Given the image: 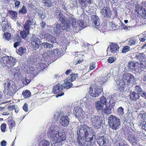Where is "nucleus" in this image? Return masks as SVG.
<instances>
[{"label": "nucleus", "instance_id": "412c9836", "mask_svg": "<svg viewBox=\"0 0 146 146\" xmlns=\"http://www.w3.org/2000/svg\"><path fill=\"white\" fill-rule=\"evenodd\" d=\"M1 25L2 27V30L4 32L5 31H9L11 28V26L7 21H2Z\"/></svg>", "mask_w": 146, "mask_h": 146}, {"label": "nucleus", "instance_id": "423d86ee", "mask_svg": "<svg viewBox=\"0 0 146 146\" xmlns=\"http://www.w3.org/2000/svg\"><path fill=\"white\" fill-rule=\"evenodd\" d=\"M135 13L138 17L142 18H146V11L143 6L137 5L135 6Z\"/></svg>", "mask_w": 146, "mask_h": 146}, {"label": "nucleus", "instance_id": "4be33fe9", "mask_svg": "<svg viewBox=\"0 0 146 146\" xmlns=\"http://www.w3.org/2000/svg\"><path fill=\"white\" fill-rule=\"evenodd\" d=\"M78 1L83 9H85L87 6L88 3L91 4L93 3L92 0H78Z\"/></svg>", "mask_w": 146, "mask_h": 146}, {"label": "nucleus", "instance_id": "a211bd4d", "mask_svg": "<svg viewBox=\"0 0 146 146\" xmlns=\"http://www.w3.org/2000/svg\"><path fill=\"white\" fill-rule=\"evenodd\" d=\"M91 120L92 124L94 128L98 129L101 126L102 121L100 120L99 117L94 116L93 118H92Z\"/></svg>", "mask_w": 146, "mask_h": 146}, {"label": "nucleus", "instance_id": "9b49d317", "mask_svg": "<svg viewBox=\"0 0 146 146\" xmlns=\"http://www.w3.org/2000/svg\"><path fill=\"white\" fill-rule=\"evenodd\" d=\"M133 58L140 62V65L143 66V67L144 66L143 64H146V56L144 53H137L135 54V57Z\"/></svg>", "mask_w": 146, "mask_h": 146}, {"label": "nucleus", "instance_id": "f257e3e1", "mask_svg": "<svg viewBox=\"0 0 146 146\" xmlns=\"http://www.w3.org/2000/svg\"><path fill=\"white\" fill-rule=\"evenodd\" d=\"M92 129L88 125H82L78 127L77 141L80 145L92 146L94 144Z\"/></svg>", "mask_w": 146, "mask_h": 146}, {"label": "nucleus", "instance_id": "7c9ffc66", "mask_svg": "<svg viewBox=\"0 0 146 146\" xmlns=\"http://www.w3.org/2000/svg\"><path fill=\"white\" fill-rule=\"evenodd\" d=\"M138 40L136 38L132 37L130 38L128 44L130 46L138 44Z\"/></svg>", "mask_w": 146, "mask_h": 146}, {"label": "nucleus", "instance_id": "0eeeda50", "mask_svg": "<svg viewBox=\"0 0 146 146\" xmlns=\"http://www.w3.org/2000/svg\"><path fill=\"white\" fill-rule=\"evenodd\" d=\"M58 128L57 126L54 125H52L49 127L48 135L50 138L53 139L54 141L55 139V137L58 135L59 132L57 129Z\"/></svg>", "mask_w": 146, "mask_h": 146}, {"label": "nucleus", "instance_id": "de8ad7c7", "mask_svg": "<svg viewBox=\"0 0 146 146\" xmlns=\"http://www.w3.org/2000/svg\"><path fill=\"white\" fill-rule=\"evenodd\" d=\"M117 114L119 115H123L124 113L123 108L122 107H120L117 110Z\"/></svg>", "mask_w": 146, "mask_h": 146}, {"label": "nucleus", "instance_id": "49530a36", "mask_svg": "<svg viewBox=\"0 0 146 146\" xmlns=\"http://www.w3.org/2000/svg\"><path fill=\"white\" fill-rule=\"evenodd\" d=\"M42 45L46 48H52L53 47V45L52 44H50L47 42H43L42 43Z\"/></svg>", "mask_w": 146, "mask_h": 146}, {"label": "nucleus", "instance_id": "1a4fd4ad", "mask_svg": "<svg viewBox=\"0 0 146 146\" xmlns=\"http://www.w3.org/2000/svg\"><path fill=\"white\" fill-rule=\"evenodd\" d=\"M64 52V50L61 48H57L48 51L47 54L49 56L57 58L62 56Z\"/></svg>", "mask_w": 146, "mask_h": 146}, {"label": "nucleus", "instance_id": "69168bd1", "mask_svg": "<svg viewBox=\"0 0 146 146\" xmlns=\"http://www.w3.org/2000/svg\"><path fill=\"white\" fill-rule=\"evenodd\" d=\"M20 2L19 1H16L15 3V7L17 8H18L20 7Z\"/></svg>", "mask_w": 146, "mask_h": 146}, {"label": "nucleus", "instance_id": "052dcab7", "mask_svg": "<svg viewBox=\"0 0 146 146\" xmlns=\"http://www.w3.org/2000/svg\"><path fill=\"white\" fill-rule=\"evenodd\" d=\"M23 109L26 112H27L28 111V104L25 103L24 104L23 107Z\"/></svg>", "mask_w": 146, "mask_h": 146}, {"label": "nucleus", "instance_id": "a19ab883", "mask_svg": "<svg viewBox=\"0 0 146 146\" xmlns=\"http://www.w3.org/2000/svg\"><path fill=\"white\" fill-rule=\"evenodd\" d=\"M78 75L77 73H72L70 75V76L68 77H69L70 80L72 82L75 80L76 77H78Z\"/></svg>", "mask_w": 146, "mask_h": 146}, {"label": "nucleus", "instance_id": "37998d69", "mask_svg": "<svg viewBox=\"0 0 146 146\" xmlns=\"http://www.w3.org/2000/svg\"><path fill=\"white\" fill-rule=\"evenodd\" d=\"M11 74L12 75L15 76L19 73V70H17L16 68H13L10 71Z\"/></svg>", "mask_w": 146, "mask_h": 146}, {"label": "nucleus", "instance_id": "6e6552de", "mask_svg": "<svg viewBox=\"0 0 146 146\" xmlns=\"http://www.w3.org/2000/svg\"><path fill=\"white\" fill-rule=\"evenodd\" d=\"M73 113L78 119H83L85 117V113L82 108L79 106L75 107Z\"/></svg>", "mask_w": 146, "mask_h": 146}, {"label": "nucleus", "instance_id": "9d476101", "mask_svg": "<svg viewBox=\"0 0 146 146\" xmlns=\"http://www.w3.org/2000/svg\"><path fill=\"white\" fill-rule=\"evenodd\" d=\"M63 86L62 84L60 85L59 84H58L53 86L52 89V92L54 94H58L56 95V97L63 96L64 94V92H62L63 89Z\"/></svg>", "mask_w": 146, "mask_h": 146}, {"label": "nucleus", "instance_id": "13d9d810", "mask_svg": "<svg viewBox=\"0 0 146 146\" xmlns=\"http://www.w3.org/2000/svg\"><path fill=\"white\" fill-rule=\"evenodd\" d=\"M6 125V124L5 123H3L1 125V128L2 132H5V131Z\"/></svg>", "mask_w": 146, "mask_h": 146}, {"label": "nucleus", "instance_id": "c9c22d12", "mask_svg": "<svg viewBox=\"0 0 146 146\" xmlns=\"http://www.w3.org/2000/svg\"><path fill=\"white\" fill-rule=\"evenodd\" d=\"M103 104L99 101H97L96 104V109L100 111L103 109Z\"/></svg>", "mask_w": 146, "mask_h": 146}, {"label": "nucleus", "instance_id": "0e129e2a", "mask_svg": "<svg viewBox=\"0 0 146 146\" xmlns=\"http://www.w3.org/2000/svg\"><path fill=\"white\" fill-rule=\"evenodd\" d=\"M15 105H13L11 106H9L8 107V109L9 111H11L15 109Z\"/></svg>", "mask_w": 146, "mask_h": 146}, {"label": "nucleus", "instance_id": "f03ea898", "mask_svg": "<svg viewBox=\"0 0 146 146\" xmlns=\"http://www.w3.org/2000/svg\"><path fill=\"white\" fill-rule=\"evenodd\" d=\"M59 12L57 17L59 21L63 25L65 30L67 31L69 30L71 25L74 27H77L76 22L75 19H74L72 17L68 18L63 14L60 10L59 11Z\"/></svg>", "mask_w": 146, "mask_h": 146}, {"label": "nucleus", "instance_id": "e2e57ef3", "mask_svg": "<svg viewBox=\"0 0 146 146\" xmlns=\"http://www.w3.org/2000/svg\"><path fill=\"white\" fill-rule=\"evenodd\" d=\"M15 42L14 44V46L15 48H17L18 46L20 45L21 42L15 41Z\"/></svg>", "mask_w": 146, "mask_h": 146}, {"label": "nucleus", "instance_id": "bb28decb", "mask_svg": "<svg viewBox=\"0 0 146 146\" xmlns=\"http://www.w3.org/2000/svg\"><path fill=\"white\" fill-rule=\"evenodd\" d=\"M126 84L122 81H120V82L117 85V90L119 91V92L123 91L124 90V88L125 87Z\"/></svg>", "mask_w": 146, "mask_h": 146}, {"label": "nucleus", "instance_id": "6ab92c4d", "mask_svg": "<svg viewBox=\"0 0 146 146\" xmlns=\"http://www.w3.org/2000/svg\"><path fill=\"white\" fill-rule=\"evenodd\" d=\"M33 25V19L29 18V19L27 20L23 26V29L26 31H30L31 27Z\"/></svg>", "mask_w": 146, "mask_h": 146}, {"label": "nucleus", "instance_id": "aec40b11", "mask_svg": "<svg viewBox=\"0 0 146 146\" xmlns=\"http://www.w3.org/2000/svg\"><path fill=\"white\" fill-rule=\"evenodd\" d=\"M60 122L63 127L67 126L69 123V119L68 116L64 115L62 116L60 120Z\"/></svg>", "mask_w": 146, "mask_h": 146}, {"label": "nucleus", "instance_id": "8fccbe9b", "mask_svg": "<svg viewBox=\"0 0 146 146\" xmlns=\"http://www.w3.org/2000/svg\"><path fill=\"white\" fill-rule=\"evenodd\" d=\"M116 60V57L115 56H110L108 58V62L110 63L113 62Z\"/></svg>", "mask_w": 146, "mask_h": 146}, {"label": "nucleus", "instance_id": "a18cd8bd", "mask_svg": "<svg viewBox=\"0 0 146 146\" xmlns=\"http://www.w3.org/2000/svg\"><path fill=\"white\" fill-rule=\"evenodd\" d=\"M27 11L26 7L23 5L22 8L19 11V13L20 14H24L27 13Z\"/></svg>", "mask_w": 146, "mask_h": 146}, {"label": "nucleus", "instance_id": "603ef678", "mask_svg": "<svg viewBox=\"0 0 146 146\" xmlns=\"http://www.w3.org/2000/svg\"><path fill=\"white\" fill-rule=\"evenodd\" d=\"M22 39L18 34H17L15 35L14 38V41H20L21 42Z\"/></svg>", "mask_w": 146, "mask_h": 146}, {"label": "nucleus", "instance_id": "338daca9", "mask_svg": "<svg viewBox=\"0 0 146 146\" xmlns=\"http://www.w3.org/2000/svg\"><path fill=\"white\" fill-rule=\"evenodd\" d=\"M40 27L42 29H44L45 27L46 23L45 22L42 21V23L40 24Z\"/></svg>", "mask_w": 146, "mask_h": 146}, {"label": "nucleus", "instance_id": "5701e85b", "mask_svg": "<svg viewBox=\"0 0 146 146\" xmlns=\"http://www.w3.org/2000/svg\"><path fill=\"white\" fill-rule=\"evenodd\" d=\"M70 80L69 77H68L64 80V83L62 84L64 88L68 89L72 86V84L71 83L72 82Z\"/></svg>", "mask_w": 146, "mask_h": 146}, {"label": "nucleus", "instance_id": "79ce46f5", "mask_svg": "<svg viewBox=\"0 0 146 146\" xmlns=\"http://www.w3.org/2000/svg\"><path fill=\"white\" fill-rule=\"evenodd\" d=\"M135 92L137 94H140L143 92L142 89L141 88L140 86L137 85L135 87Z\"/></svg>", "mask_w": 146, "mask_h": 146}, {"label": "nucleus", "instance_id": "3c124183", "mask_svg": "<svg viewBox=\"0 0 146 146\" xmlns=\"http://www.w3.org/2000/svg\"><path fill=\"white\" fill-rule=\"evenodd\" d=\"M130 48L128 46H125L123 47L122 51L123 53H125L130 50Z\"/></svg>", "mask_w": 146, "mask_h": 146}, {"label": "nucleus", "instance_id": "f3484780", "mask_svg": "<svg viewBox=\"0 0 146 146\" xmlns=\"http://www.w3.org/2000/svg\"><path fill=\"white\" fill-rule=\"evenodd\" d=\"M66 135L62 131L58 132V135L55 137L54 141L57 143H61L66 139Z\"/></svg>", "mask_w": 146, "mask_h": 146}, {"label": "nucleus", "instance_id": "774afa93", "mask_svg": "<svg viewBox=\"0 0 146 146\" xmlns=\"http://www.w3.org/2000/svg\"><path fill=\"white\" fill-rule=\"evenodd\" d=\"M132 145L133 146H139V144L137 143V140H136V141L133 142Z\"/></svg>", "mask_w": 146, "mask_h": 146}, {"label": "nucleus", "instance_id": "4c0bfd02", "mask_svg": "<svg viewBox=\"0 0 146 146\" xmlns=\"http://www.w3.org/2000/svg\"><path fill=\"white\" fill-rule=\"evenodd\" d=\"M42 2L47 7H50L53 6V3L51 2V0H42Z\"/></svg>", "mask_w": 146, "mask_h": 146}, {"label": "nucleus", "instance_id": "473e14b6", "mask_svg": "<svg viewBox=\"0 0 146 146\" xmlns=\"http://www.w3.org/2000/svg\"><path fill=\"white\" fill-rule=\"evenodd\" d=\"M22 95L25 98H29L31 96V92L29 90H26L23 92Z\"/></svg>", "mask_w": 146, "mask_h": 146}, {"label": "nucleus", "instance_id": "dca6fc26", "mask_svg": "<svg viewBox=\"0 0 146 146\" xmlns=\"http://www.w3.org/2000/svg\"><path fill=\"white\" fill-rule=\"evenodd\" d=\"M41 41L38 38L33 36L31 38V44L35 50L39 48L41 44Z\"/></svg>", "mask_w": 146, "mask_h": 146}, {"label": "nucleus", "instance_id": "09e8293b", "mask_svg": "<svg viewBox=\"0 0 146 146\" xmlns=\"http://www.w3.org/2000/svg\"><path fill=\"white\" fill-rule=\"evenodd\" d=\"M50 143L49 141L45 140L43 141L40 146H49Z\"/></svg>", "mask_w": 146, "mask_h": 146}, {"label": "nucleus", "instance_id": "bf43d9fd", "mask_svg": "<svg viewBox=\"0 0 146 146\" xmlns=\"http://www.w3.org/2000/svg\"><path fill=\"white\" fill-rule=\"evenodd\" d=\"M31 81L30 79H28L26 78L24 79L23 82V84L27 85Z\"/></svg>", "mask_w": 146, "mask_h": 146}, {"label": "nucleus", "instance_id": "680f3d73", "mask_svg": "<svg viewBox=\"0 0 146 146\" xmlns=\"http://www.w3.org/2000/svg\"><path fill=\"white\" fill-rule=\"evenodd\" d=\"M96 66L95 65V64L93 63H90V70H93L95 68Z\"/></svg>", "mask_w": 146, "mask_h": 146}, {"label": "nucleus", "instance_id": "ea45409f", "mask_svg": "<svg viewBox=\"0 0 146 146\" xmlns=\"http://www.w3.org/2000/svg\"><path fill=\"white\" fill-rule=\"evenodd\" d=\"M26 52V48L25 47H21L18 50V54L21 56L22 54L25 53Z\"/></svg>", "mask_w": 146, "mask_h": 146}, {"label": "nucleus", "instance_id": "cd10ccee", "mask_svg": "<svg viewBox=\"0 0 146 146\" xmlns=\"http://www.w3.org/2000/svg\"><path fill=\"white\" fill-rule=\"evenodd\" d=\"M8 13L10 17L12 19H17L18 14L16 11L12 10H9L8 11Z\"/></svg>", "mask_w": 146, "mask_h": 146}, {"label": "nucleus", "instance_id": "b1692460", "mask_svg": "<svg viewBox=\"0 0 146 146\" xmlns=\"http://www.w3.org/2000/svg\"><path fill=\"white\" fill-rule=\"evenodd\" d=\"M129 96L130 100L133 101H136L140 97L139 94L135 92H130Z\"/></svg>", "mask_w": 146, "mask_h": 146}, {"label": "nucleus", "instance_id": "2f4dec72", "mask_svg": "<svg viewBox=\"0 0 146 146\" xmlns=\"http://www.w3.org/2000/svg\"><path fill=\"white\" fill-rule=\"evenodd\" d=\"M9 129H12L15 126V121L13 119H10L7 120V122Z\"/></svg>", "mask_w": 146, "mask_h": 146}, {"label": "nucleus", "instance_id": "2eb2a0df", "mask_svg": "<svg viewBox=\"0 0 146 146\" xmlns=\"http://www.w3.org/2000/svg\"><path fill=\"white\" fill-rule=\"evenodd\" d=\"M134 77L133 76L128 73H125L122 76V80L123 82L127 85L129 84Z\"/></svg>", "mask_w": 146, "mask_h": 146}, {"label": "nucleus", "instance_id": "f704fd0d", "mask_svg": "<svg viewBox=\"0 0 146 146\" xmlns=\"http://www.w3.org/2000/svg\"><path fill=\"white\" fill-rule=\"evenodd\" d=\"M17 89L16 86L14 84H12L8 89V92H10V93L13 94V93L15 94L16 92Z\"/></svg>", "mask_w": 146, "mask_h": 146}, {"label": "nucleus", "instance_id": "393cba45", "mask_svg": "<svg viewBox=\"0 0 146 146\" xmlns=\"http://www.w3.org/2000/svg\"><path fill=\"white\" fill-rule=\"evenodd\" d=\"M107 140V139L104 136H99L97 139V143L100 146L106 143Z\"/></svg>", "mask_w": 146, "mask_h": 146}, {"label": "nucleus", "instance_id": "4468645a", "mask_svg": "<svg viewBox=\"0 0 146 146\" xmlns=\"http://www.w3.org/2000/svg\"><path fill=\"white\" fill-rule=\"evenodd\" d=\"M127 67L129 69L136 70V69H139V68H143V66L140 65L138 62H134L132 60L129 62L128 63Z\"/></svg>", "mask_w": 146, "mask_h": 146}, {"label": "nucleus", "instance_id": "ddd939ff", "mask_svg": "<svg viewBox=\"0 0 146 146\" xmlns=\"http://www.w3.org/2000/svg\"><path fill=\"white\" fill-rule=\"evenodd\" d=\"M100 13L102 17L104 18H110L112 15L111 9L108 6L103 7L101 10Z\"/></svg>", "mask_w": 146, "mask_h": 146}, {"label": "nucleus", "instance_id": "39448f33", "mask_svg": "<svg viewBox=\"0 0 146 146\" xmlns=\"http://www.w3.org/2000/svg\"><path fill=\"white\" fill-rule=\"evenodd\" d=\"M102 88L96 85H92L89 88V92L92 96L96 98L98 97L103 91Z\"/></svg>", "mask_w": 146, "mask_h": 146}, {"label": "nucleus", "instance_id": "c85d7f7f", "mask_svg": "<svg viewBox=\"0 0 146 146\" xmlns=\"http://www.w3.org/2000/svg\"><path fill=\"white\" fill-rule=\"evenodd\" d=\"M106 106V107L102 111L105 114L108 115H109L111 113V110L113 108V106L111 104L109 105V106Z\"/></svg>", "mask_w": 146, "mask_h": 146}, {"label": "nucleus", "instance_id": "e433bc0d", "mask_svg": "<svg viewBox=\"0 0 146 146\" xmlns=\"http://www.w3.org/2000/svg\"><path fill=\"white\" fill-rule=\"evenodd\" d=\"M138 124L142 129L146 130V122L145 121L139 120L138 122Z\"/></svg>", "mask_w": 146, "mask_h": 146}, {"label": "nucleus", "instance_id": "20e7f679", "mask_svg": "<svg viewBox=\"0 0 146 146\" xmlns=\"http://www.w3.org/2000/svg\"><path fill=\"white\" fill-rule=\"evenodd\" d=\"M108 121L110 128L113 130H116L119 128L120 121L118 117L114 115H111L108 117Z\"/></svg>", "mask_w": 146, "mask_h": 146}, {"label": "nucleus", "instance_id": "6e6d98bb", "mask_svg": "<svg viewBox=\"0 0 146 146\" xmlns=\"http://www.w3.org/2000/svg\"><path fill=\"white\" fill-rule=\"evenodd\" d=\"M4 86L5 87V89H7L8 90L10 87L11 84L9 82L7 81L6 82H5L4 84Z\"/></svg>", "mask_w": 146, "mask_h": 146}, {"label": "nucleus", "instance_id": "4d7b16f0", "mask_svg": "<svg viewBox=\"0 0 146 146\" xmlns=\"http://www.w3.org/2000/svg\"><path fill=\"white\" fill-rule=\"evenodd\" d=\"M49 37L50 38V42L52 43H54L56 42V38L55 37L51 35H49Z\"/></svg>", "mask_w": 146, "mask_h": 146}, {"label": "nucleus", "instance_id": "c756f323", "mask_svg": "<svg viewBox=\"0 0 146 146\" xmlns=\"http://www.w3.org/2000/svg\"><path fill=\"white\" fill-rule=\"evenodd\" d=\"M29 34V31H26L25 29H23V31H20V34L22 38L25 39Z\"/></svg>", "mask_w": 146, "mask_h": 146}, {"label": "nucleus", "instance_id": "864d4df0", "mask_svg": "<svg viewBox=\"0 0 146 146\" xmlns=\"http://www.w3.org/2000/svg\"><path fill=\"white\" fill-rule=\"evenodd\" d=\"M100 101L99 102H101L103 105L106 104L107 103V100L106 98L104 96H102L100 98Z\"/></svg>", "mask_w": 146, "mask_h": 146}, {"label": "nucleus", "instance_id": "5fc2aeb1", "mask_svg": "<svg viewBox=\"0 0 146 146\" xmlns=\"http://www.w3.org/2000/svg\"><path fill=\"white\" fill-rule=\"evenodd\" d=\"M128 139L129 141L132 143L137 140L135 137L132 136H129L128 138Z\"/></svg>", "mask_w": 146, "mask_h": 146}, {"label": "nucleus", "instance_id": "7ed1b4c3", "mask_svg": "<svg viewBox=\"0 0 146 146\" xmlns=\"http://www.w3.org/2000/svg\"><path fill=\"white\" fill-rule=\"evenodd\" d=\"M16 60L12 57L6 55L0 58V63L3 66L8 68L13 67L17 62Z\"/></svg>", "mask_w": 146, "mask_h": 146}, {"label": "nucleus", "instance_id": "f8f14e48", "mask_svg": "<svg viewBox=\"0 0 146 146\" xmlns=\"http://www.w3.org/2000/svg\"><path fill=\"white\" fill-rule=\"evenodd\" d=\"M119 47L118 45L115 43H112L108 47L107 52V54L109 55H111L112 54L116 53L119 50Z\"/></svg>", "mask_w": 146, "mask_h": 146}, {"label": "nucleus", "instance_id": "c03bdc74", "mask_svg": "<svg viewBox=\"0 0 146 146\" xmlns=\"http://www.w3.org/2000/svg\"><path fill=\"white\" fill-rule=\"evenodd\" d=\"M139 116L143 120L146 119V112L143 110L141 111L139 114Z\"/></svg>", "mask_w": 146, "mask_h": 146}, {"label": "nucleus", "instance_id": "72a5a7b5", "mask_svg": "<svg viewBox=\"0 0 146 146\" xmlns=\"http://www.w3.org/2000/svg\"><path fill=\"white\" fill-rule=\"evenodd\" d=\"M54 30V32L56 33H60L62 31H60V30L62 29V27H61V24H57L56 26V27Z\"/></svg>", "mask_w": 146, "mask_h": 146}, {"label": "nucleus", "instance_id": "a878e982", "mask_svg": "<svg viewBox=\"0 0 146 146\" xmlns=\"http://www.w3.org/2000/svg\"><path fill=\"white\" fill-rule=\"evenodd\" d=\"M91 20L93 24L96 26H98L100 25L99 18L97 15H93L91 16Z\"/></svg>", "mask_w": 146, "mask_h": 146}, {"label": "nucleus", "instance_id": "58836bf2", "mask_svg": "<svg viewBox=\"0 0 146 146\" xmlns=\"http://www.w3.org/2000/svg\"><path fill=\"white\" fill-rule=\"evenodd\" d=\"M3 37L5 38L7 40L9 41L11 38V35L9 32H4L3 35Z\"/></svg>", "mask_w": 146, "mask_h": 146}]
</instances>
